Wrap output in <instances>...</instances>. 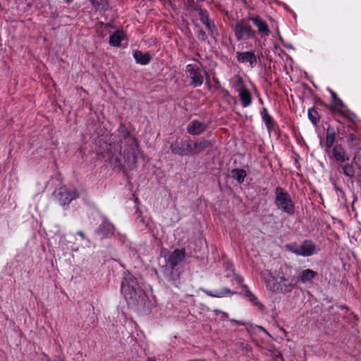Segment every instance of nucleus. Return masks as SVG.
Masks as SVG:
<instances>
[{
  "label": "nucleus",
  "mask_w": 361,
  "mask_h": 361,
  "mask_svg": "<svg viewBox=\"0 0 361 361\" xmlns=\"http://www.w3.org/2000/svg\"><path fill=\"white\" fill-rule=\"evenodd\" d=\"M232 322H235V323L237 322V321H236V320H232Z\"/></svg>",
  "instance_id": "nucleus-49"
},
{
  "label": "nucleus",
  "mask_w": 361,
  "mask_h": 361,
  "mask_svg": "<svg viewBox=\"0 0 361 361\" xmlns=\"http://www.w3.org/2000/svg\"><path fill=\"white\" fill-rule=\"evenodd\" d=\"M275 205L279 210L289 215L295 213V206L290 195L280 186L275 188Z\"/></svg>",
  "instance_id": "nucleus-5"
},
{
  "label": "nucleus",
  "mask_w": 361,
  "mask_h": 361,
  "mask_svg": "<svg viewBox=\"0 0 361 361\" xmlns=\"http://www.w3.org/2000/svg\"><path fill=\"white\" fill-rule=\"evenodd\" d=\"M261 116L263 122L264 123L269 131L273 130L275 128L276 123L271 115L269 114L266 108H263L261 111Z\"/></svg>",
  "instance_id": "nucleus-21"
},
{
  "label": "nucleus",
  "mask_w": 361,
  "mask_h": 361,
  "mask_svg": "<svg viewBox=\"0 0 361 361\" xmlns=\"http://www.w3.org/2000/svg\"><path fill=\"white\" fill-rule=\"evenodd\" d=\"M238 96L243 108L250 106L252 103V97L251 92L247 88L243 89L238 92Z\"/></svg>",
  "instance_id": "nucleus-19"
},
{
  "label": "nucleus",
  "mask_w": 361,
  "mask_h": 361,
  "mask_svg": "<svg viewBox=\"0 0 361 361\" xmlns=\"http://www.w3.org/2000/svg\"><path fill=\"white\" fill-rule=\"evenodd\" d=\"M231 175L238 183H243L247 176V173L245 169H234L231 171Z\"/></svg>",
  "instance_id": "nucleus-26"
},
{
  "label": "nucleus",
  "mask_w": 361,
  "mask_h": 361,
  "mask_svg": "<svg viewBox=\"0 0 361 361\" xmlns=\"http://www.w3.org/2000/svg\"><path fill=\"white\" fill-rule=\"evenodd\" d=\"M259 102H260V103H262V102H263L262 99H259Z\"/></svg>",
  "instance_id": "nucleus-47"
},
{
  "label": "nucleus",
  "mask_w": 361,
  "mask_h": 361,
  "mask_svg": "<svg viewBox=\"0 0 361 361\" xmlns=\"http://www.w3.org/2000/svg\"><path fill=\"white\" fill-rule=\"evenodd\" d=\"M202 292H204L207 295L213 297V298H222L228 294H234L235 292H231V290L228 288H224L219 290H209L206 289H201Z\"/></svg>",
  "instance_id": "nucleus-24"
},
{
  "label": "nucleus",
  "mask_w": 361,
  "mask_h": 361,
  "mask_svg": "<svg viewBox=\"0 0 361 361\" xmlns=\"http://www.w3.org/2000/svg\"><path fill=\"white\" fill-rule=\"evenodd\" d=\"M72 1H73V0H66V2H67L68 4H71Z\"/></svg>",
  "instance_id": "nucleus-43"
},
{
  "label": "nucleus",
  "mask_w": 361,
  "mask_h": 361,
  "mask_svg": "<svg viewBox=\"0 0 361 361\" xmlns=\"http://www.w3.org/2000/svg\"><path fill=\"white\" fill-rule=\"evenodd\" d=\"M243 288H245V295L249 299L250 302L258 310L261 311L264 310L265 306L258 300L257 297L250 290L246 285H244Z\"/></svg>",
  "instance_id": "nucleus-22"
},
{
  "label": "nucleus",
  "mask_w": 361,
  "mask_h": 361,
  "mask_svg": "<svg viewBox=\"0 0 361 361\" xmlns=\"http://www.w3.org/2000/svg\"><path fill=\"white\" fill-rule=\"evenodd\" d=\"M339 307L341 308V309H345V306H342V305H340Z\"/></svg>",
  "instance_id": "nucleus-44"
},
{
  "label": "nucleus",
  "mask_w": 361,
  "mask_h": 361,
  "mask_svg": "<svg viewBox=\"0 0 361 361\" xmlns=\"http://www.w3.org/2000/svg\"><path fill=\"white\" fill-rule=\"evenodd\" d=\"M357 198L355 197H354V200H353V204L355 203V202L356 201Z\"/></svg>",
  "instance_id": "nucleus-46"
},
{
  "label": "nucleus",
  "mask_w": 361,
  "mask_h": 361,
  "mask_svg": "<svg viewBox=\"0 0 361 361\" xmlns=\"http://www.w3.org/2000/svg\"><path fill=\"white\" fill-rule=\"evenodd\" d=\"M214 312L215 313L216 315H218L219 314H221L222 311L220 310L215 309L214 310Z\"/></svg>",
  "instance_id": "nucleus-40"
},
{
  "label": "nucleus",
  "mask_w": 361,
  "mask_h": 361,
  "mask_svg": "<svg viewBox=\"0 0 361 361\" xmlns=\"http://www.w3.org/2000/svg\"><path fill=\"white\" fill-rule=\"evenodd\" d=\"M320 104H321V105H324V102H321Z\"/></svg>",
  "instance_id": "nucleus-48"
},
{
  "label": "nucleus",
  "mask_w": 361,
  "mask_h": 361,
  "mask_svg": "<svg viewBox=\"0 0 361 361\" xmlns=\"http://www.w3.org/2000/svg\"><path fill=\"white\" fill-rule=\"evenodd\" d=\"M221 92L223 93L224 97H230L231 96L230 92L227 90H226V89H223L221 90Z\"/></svg>",
  "instance_id": "nucleus-38"
},
{
  "label": "nucleus",
  "mask_w": 361,
  "mask_h": 361,
  "mask_svg": "<svg viewBox=\"0 0 361 361\" xmlns=\"http://www.w3.org/2000/svg\"><path fill=\"white\" fill-rule=\"evenodd\" d=\"M336 131L335 128L329 126L326 129L325 145L327 148L332 147L336 140Z\"/></svg>",
  "instance_id": "nucleus-25"
},
{
  "label": "nucleus",
  "mask_w": 361,
  "mask_h": 361,
  "mask_svg": "<svg viewBox=\"0 0 361 361\" xmlns=\"http://www.w3.org/2000/svg\"><path fill=\"white\" fill-rule=\"evenodd\" d=\"M233 30L238 41L253 39L256 38V32L244 20L238 21L233 27Z\"/></svg>",
  "instance_id": "nucleus-7"
},
{
  "label": "nucleus",
  "mask_w": 361,
  "mask_h": 361,
  "mask_svg": "<svg viewBox=\"0 0 361 361\" xmlns=\"http://www.w3.org/2000/svg\"><path fill=\"white\" fill-rule=\"evenodd\" d=\"M308 118L314 125H317L319 121V116L317 111L312 108L308 110Z\"/></svg>",
  "instance_id": "nucleus-33"
},
{
  "label": "nucleus",
  "mask_w": 361,
  "mask_h": 361,
  "mask_svg": "<svg viewBox=\"0 0 361 361\" xmlns=\"http://www.w3.org/2000/svg\"><path fill=\"white\" fill-rule=\"evenodd\" d=\"M287 250L303 257H307L315 255L317 251L316 244L311 240H305L300 245L296 243H289L286 245Z\"/></svg>",
  "instance_id": "nucleus-6"
},
{
  "label": "nucleus",
  "mask_w": 361,
  "mask_h": 361,
  "mask_svg": "<svg viewBox=\"0 0 361 361\" xmlns=\"http://www.w3.org/2000/svg\"><path fill=\"white\" fill-rule=\"evenodd\" d=\"M195 10L198 11L200 20L204 25L210 20L209 13L207 10L201 8L200 6L196 5L195 7Z\"/></svg>",
  "instance_id": "nucleus-30"
},
{
  "label": "nucleus",
  "mask_w": 361,
  "mask_h": 361,
  "mask_svg": "<svg viewBox=\"0 0 361 361\" xmlns=\"http://www.w3.org/2000/svg\"><path fill=\"white\" fill-rule=\"evenodd\" d=\"M339 169L342 170L343 173L345 176H347L350 178H353L355 177V170L352 164H340L338 165V170H339Z\"/></svg>",
  "instance_id": "nucleus-27"
},
{
  "label": "nucleus",
  "mask_w": 361,
  "mask_h": 361,
  "mask_svg": "<svg viewBox=\"0 0 361 361\" xmlns=\"http://www.w3.org/2000/svg\"><path fill=\"white\" fill-rule=\"evenodd\" d=\"M330 92L331 95L332 103L337 101L339 99L335 92L330 90Z\"/></svg>",
  "instance_id": "nucleus-37"
},
{
  "label": "nucleus",
  "mask_w": 361,
  "mask_h": 361,
  "mask_svg": "<svg viewBox=\"0 0 361 361\" xmlns=\"http://www.w3.org/2000/svg\"><path fill=\"white\" fill-rule=\"evenodd\" d=\"M236 59L240 63H248L251 68H254L257 59L254 51H237Z\"/></svg>",
  "instance_id": "nucleus-14"
},
{
  "label": "nucleus",
  "mask_w": 361,
  "mask_h": 361,
  "mask_svg": "<svg viewBox=\"0 0 361 361\" xmlns=\"http://www.w3.org/2000/svg\"><path fill=\"white\" fill-rule=\"evenodd\" d=\"M55 195L59 204L63 207L68 205L72 200L78 197V194L75 189L66 186L61 187L56 190Z\"/></svg>",
  "instance_id": "nucleus-8"
},
{
  "label": "nucleus",
  "mask_w": 361,
  "mask_h": 361,
  "mask_svg": "<svg viewBox=\"0 0 361 361\" xmlns=\"http://www.w3.org/2000/svg\"><path fill=\"white\" fill-rule=\"evenodd\" d=\"M329 109L332 112H337L348 121H353L355 118V114L351 112L340 99L333 102L329 106Z\"/></svg>",
  "instance_id": "nucleus-10"
},
{
  "label": "nucleus",
  "mask_w": 361,
  "mask_h": 361,
  "mask_svg": "<svg viewBox=\"0 0 361 361\" xmlns=\"http://www.w3.org/2000/svg\"><path fill=\"white\" fill-rule=\"evenodd\" d=\"M90 1L97 11H106L109 8L108 0H90Z\"/></svg>",
  "instance_id": "nucleus-28"
},
{
  "label": "nucleus",
  "mask_w": 361,
  "mask_h": 361,
  "mask_svg": "<svg viewBox=\"0 0 361 361\" xmlns=\"http://www.w3.org/2000/svg\"><path fill=\"white\" fill-rule=\"evenodd\" d=\"M317 275L318 274L317 271L310 269H306L301 271L298 276H295V287L298 283H302L303 284H312Z\"/></svg>",
  "instance_id": "nucleus-13"
},
{
  "label": "nucleus",
  "mask_w": 361,
  "mask_h": 361,
  "mask_svg": "<svg viewBox=\"0 0 361 361\" xmlns=\"http://www.w3.org/2000/svg\"><path fill=\"white\" fill-rule=\"evenodd\" d=\"M133 57L137 63L141 65H147L150 63L152 58L149 52L142 53L140 50H136L133 53Z\"/></svg>",
  "instance_id": "nucleus-20"
},
{
  "label": "nucleus",
  "mask_w": 361,
  "mask_h": 361,
  "mask_svg": "<svg viewBox=\"0 0 361 361\" xmlns=\"http://www.w3.org/2000/svg\"><path fill=\"white\" fill-rule=\"evenodd\" d=\"M353 161L358 169H361V148L358 147L355 151Z\"/></svg>",
  "instance_id": "nucleus-34"
},
{
  "label": "nucleus",
  "mask_w": 361,
  "mask_h": 361,
  "mask_svg": "<svg viewBox=\"0 0 361 361\" xmlns=\"http://www.w3.org/2000/svg\"><path fill=\"white\" fill-rule=\"evenodd\" d=\"M232 87L234 88L238 92L241 91L243 89H245L246 87L244 83V80L240 75H235L231 82Z\"/></svg>",
  "instance_id": "nucleus-29"
},
{
  "label": "nucleus",
  "mask_w": 361,
  "mask_h": 361,
  "mask_svg": "<svg viewBox=\"0 0 361 361\" xmlns=\"http://www.w3.org/2000/svg\"><path fill=\"white\" fill-rule=\"evenodd\" d=\"M221 319L223 320H226L228 319V314L227 312H221Z\"/></svg>",
  "instance_id": "nucleus-39"
},
{
  "label": "nucleus",
  "mask_w": 361,
  "mask_h": 361,
  "mask_svg": "<svg viewBox=\"0 0 361 361\" xmlns=\"http://www.w3.org/2000/svg\"><path fill=\"white\" fill-rule=\"evenodd\" d=\"M212 145L210 140L202 138L193 141L190 137L176 140L170 145L173 154L180 156H193L201 153Z\"/></svg>",
  "instance_id": "nucleus-3"
},
{
  "label": "nucleus",
  "mask_w": 361,
  "mask_h": 361,
  "mask_svg": "<svg viewBox=\"0 0 361 361\" xmlns=\"http://www.w3.org/2000/svg\"><path fill=\"white\" fill-rule=\"evenodd\" d=\"M185 257V249H176L168 257L167 264L173 270Z\"/></svg>",
  "instance_id": "nucleus-12"
},
{
  "label": "nucleus",
  "mask_w": 361,
  "mask_h": 361,
  "mask_svg": "<svg viewBox=\"0 0 361 361\" xmlns=\"http://www.w3.org/2000/svg\"><path fill=\"white\" fill-rule=\"evenodd\" d=\"M114 226L108 220L105 219L99 226L96 233L100 239H104L112 236L114 233Z\"/></svg>",
  "instance_id": "nucleus-16"
},
{
  "label": "nucleus",
  "mask_w": 361,
  "mask_h": 361,
  "mask_svg": "<svg viewBox=\"0 0 361 361\" xmlns=\"http://www.w3.org/2000/svg\"><path fill=\"white\" fill-rule=\"evenodd\" d=\"M209 127V123L198 120L191 121L187 126V132L192 135H200L205 132Z\"/></svg>",
  "instance_id": "nucleus-11"
},
{
  "label": "nucleus",
  "mask_w": 361,
  "mask_h": 361,
  "mask_svg": "<svg viewBox=\"0 0 361 361\" xmlns=\"http://www.w3.org/2000/svg\"><path fill=\"white\" fill-rule=\"evenodd\" d=\"M197 37L202 42H206L207 39V35L203 30H199L197 31Z\"/></svg>",
  "instance_id": "nucleus-35"
},
{
  "label": "nucleus",
  "mask_w": 361,
  "mask_h": 361,
  "mask_svg": "<svg viewBox=\"0 0 361 361\" xmlns=\"http://www.w3.org/2000/svg\"><path fill=\"white\" fill-rule=\"evenodd\" d=\"M248 19L251 20L253 25L257 28L261 37H265L270 35L271 32L267 22L260 16L249 17Z\"/></svg>",
  "instance_id": "nucleus-15"
},
{
  "label": "nucleus",
  "mask_w": 361,
  "mask_h": 361,
  "mask_svg": "<svg viewBox=\"0 0 361 361\" xmlns=\"http://www.w3.org/2000/svg\"><path fill=\"white\" fill-rule=\"evenodd\" d=\"M197 2H203L205 0H196Z\"/></svg>",
  "instance_id": "nucleus-45"
},
{
  "label": "nucleus",
  "mask_w": 361,
  "mask_h": 361,
  "mask_svg": "<svg viewBox=\"0 0 361 361\" xmlns=\"http://www.w3.org/2000/svg\"><path fill=\"white\" fill-rule=\"evenodd\" d=\"M147 361H157V360L154 357H150L147 358Z\"/></svg>",
  "instance_id": "nucleus-41"
},
{
  "label": "nucleus",
  "mask_w": 361,
  "mask_h": 361,
  "mask_svg": "<svg viewBox=\"0 0 361 361\" xmlns=\"http://www.w3.org/2000/svg\"><path fill=\"white\" fill-rule=\"evenodd\" d=\"M237 280H238V281L239 283H241V282L243 281V279L242 277H240V276H238V277L237 278Z\"/></svg>",
  "instance_id": "nucleus-42"
},
{
  "label": "nucleus",
  "mask_w": 361,
  "mask_h": 361,
  "mask_svg": "<svg viewBox=\"0 0 361 361\" xmlns=\"http://www.w3.org/2000/svg\"><path fill=\"white\" fill-rule=\"evenodd\" d=\"M121 291L125 298L133 304L138 303L145 297L137 279L128 271L123 273Z\"/></svg>",
  "instance_id": "nucleus-4"
},
{
  "label": "nucleus",
  "mask_w": 361,
  "mask_h": 361,
  "mask_svg": "<svg viewBox=\"0 0 361 361\" xmlns=\"http://www.w3.org/2000/svg\"><path fill=\"white\" fill-rule=\"evenodd\" d=\"M117 136L118 141L115 140L116 135L111 136L104 157H107L109 162L120 170L123 169L126 164L131 169L136 168L140 150L136 137L123 123L117 130Z\"/></svg>",
  "instance_id": "nucleus-1"
},
{
  "label": "nucleus",
  "mask_w": 361,
  "mask_h": 361,
  "mask_svg": "<svg viewBox=\"0 0 361 361\" xmlns=\"http://www.w3.org/2000/svg\"><path fill=\"white\" fill-rule=\"evenodd\" d=\"M332 157L338 162L343 163L349 160V157L347 155L345 149L341 145H336L332 149Z\"/></svg>",
  "instance_id": "nucleus-17"
},
{
  "label": "nucleus",
  "mask_w": 361,
  "mask_h": 361,
  "mask_svg": "<svg viewBox=\"0 0 361 361\" xmlns=\"http://www.w3.org/2000/svg\"><path fill=\"white\" fill-rule=\"evenodd\" d=\"M347 143L349 147L354 148L360 145V139L356 135L350 133L347 137Z\"/></svg>",
  "instance_id": "nucleus-32"
},
{
  "label": "nucleus",
  "mask_w": 361,
  "mask_h": 361,
  "mask_svg": "<svg viewBox=\"0 0 361 361\" xmlns=\"http://www.w3.org/2000/svg\"><path fill=\"white\" fill-rule=\"evenodd\" d=\"M126 38V34L123 30H117L110 35L109 43L111 46L118 47L121 42Z\"/></svg>",
  "instance_id": "nucleus-18"
},
{
  "label": "nucleus",
  "mask_w": 361,
  "mask_h": 361,
  "mask_svg": "<svg viewBox=\"0 0 361 361\" xmlns=\"http://www.w3.org/2000/svg\"><path fill=\"white\" fill-rule=\"evenodd\" d=\"M185 71L189 74L191 79L190 85L193 87H200L204 82V77L200 67L196 64H188L186 66Z\"/></svg>",
  "instance_id": "nucleus-9"
},
{
  "label": "nucleus",
  "mask_w": 361,
  "mask_h": 361,
  "mask_svg": "<svg viewBox=\"0 0 361 361\" xmlns=\"http://www.w3.org/2000/svg\"><path fill=\"white\" fill-rule=\"evenodd\" d=\"M204 25L207 27V29L208 30V31L209 32L210 36L212 38L216 39V37L218 36L219 34L217 32L216 25L214 23V21L209 20V22L205 23Z\"/></svg>",
  "instance_id": "nucleus-31"
},
{
  "label": "nucleus",
  "mask_w": 361,
  "mask_h": 361,
  "mask_svg": "<svg viewBox=\"0 0 361 361\" xmlns=\"http://www.w3.org/2000/svg\"><path fill=\"white\" fill-rule=\"evenodd\" d=\"M114 27L115 26L111 23H104L103 22H99L97 24V32L99 36L101 37H104L108 34H110L111 29Z\"/></svg>",
  "instance_id": "nucleus-23"
},
{
  "label": "nucleus",
  "mask_w": 361,
  "mask_h": 361,
  "mask_svg": "<svg viewBox=\"0 0 361 361\" xmlns=\"http://www.w3.org/2000/svg\"><path fill=\"white\" fill-rule=\"evenodd\" d=\"M290 267L284 264L278 269H264L260 277L266 289L273 294H287L295 288V276Z\"/></svg>",
  "instance_id": "nucleus-2"
},
{
  "label": "nucleus",
  "mask_w": 361,
  "mask_h": 361,
  "mask_svg": "<svg viewBox=\"0 0 361 361\" xmlns=\"http://www.w3.org/2000/svg\"><path fill=\"white\" fill-rule=\"evenodd\" d=\"M77 234L81 237V238L82 240H87L88 243H90V240L86 237V235H85L84 232L82 231H79L77 232Z\"/></svg>",
  "instance_id": "nucleus-36"
}]
</instances>
